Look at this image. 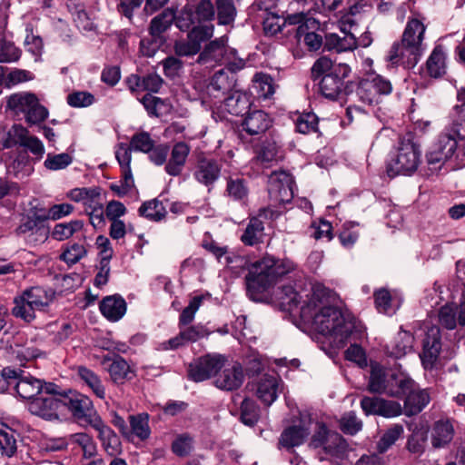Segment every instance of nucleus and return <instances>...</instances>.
I'll use <instances>...</instances> for the list:
<instances>
[{
    "instance_id": "obj_62",
    "label": "nucleus",
    "mask_w": 465,
    "mask_h": 465,
    "mask_svg": "<svg viewBox=\"0 0 465 465\" xmlns=\"http://www.w3.org/2000/svg\"><path fill=\"white\" fill-rule=\"evenodd\" d=\"M334 66L335 65H333L332 61L330 58L327 56H321L314 62L311 69L312 78L316 80L321 76L325 75L331 72Z\"/></svg>"
},
{
    "instance_id": "obj_48",
    "label": "nucleus",
    "mask_w": 465,
    "mask_h": 465,
    "mask_svg": "<svg viewBox=\"0 0 465 465\" xmlns=\"http://www.w3.org/2000/svg\"><path fill=\"white\" fill-rule=\"evenodd\" d=\"M436 345V336L434 334H427V338L423 341V350L420 357L425 369L432 370L436 363V353L434 347Z\"/></svg>"
},
{
    "instance_id": "obj_54",
    "label": "nucleus",
    "mask_w": 465,
    "mask_h": 465,
    "mask_svg": "<svg viewBox=\"0 0 465 465\" xmlns=\"http://www.w3.org/2000/svg\"><path fill=\"white\" fill-rule=\"evenodd\" d=\"M226 192L234 200H242L248 194L245 182L241 178H229L227 181Z\"/></svg>"
},
{
    "instance_id": "obj_1",
    "label": "nucleus",
    "mask_w": 465,
    "mask_h": 465,
    "mask_svg": "<svg viewBox=\"0 0 465 465\" xmlns=\"http://www.w3.org/2000/svg\"><path fill=\"white\" fill-rule=\"evenodd\" d=\"M331 292L321 284L312 287L311 297L301 307V317L312 322L319 333L329 337L335 348H342L349 338L361 332V326L349 313L330 304Z\"/></svg>"
},
{
    "instance_id": "obj_14",
    "label": "nucleus",
    "mask_w": 465,
    "mask_h": 465,
    "mask_svg": "<svg viewBox=\"0 0 465 465\" xmlns=\"http://www.w3.org/2000/svg\"><path fill=\"white\" fill-rule=\"evenodd\" d=\"M294 181L291 173L286 171H274L268 179V193L270 198L275 203H285L293 197Z\"/></svg>"
},
{
    "instance_id": "obj_10",
    "label": "nucleus",
    "mask_w": 465,
    "mask_h": 465,
    "mask_svg": "<svg viewBox=\"0 0 465 465\" xmlns=\"http://www.w3.org/2000/svg\"><path fill=\"white\" fill-rule=\"evenodd\" d=\"M65 413L69 411L73 418L82 426H88L98 415L91 399L80 392L69 390L63 395Z\"/></svg>"
},
{
    "instance_id": "obj_24",
    "label": "nucleus",
    "mask_w": 465,
    "mask_h": 465,
    "mask_svg": "<svg viewBox=\"0 0 465 465\" xmlns=\"http://www.w3.org/2000/svg\"><path fill=\"white\" fill-rule=\"evenodd\" d=\"M102 314L110 322L119 321L126 312V302L119 294L104 297L99 305Z\"/></svg>"
},
{
    "instance_id": "obj_38",
    "label": "nucleus",
    "mask_w": 465,
    "mask_h": 465,
    "mask_svg": "<svg viewBox=\"0 0 465 465\" xmlns=\"http://www.w3.org/2000/svg\"><path fill=\"white\" fill-rule=\"evenodd\" d=\"M84 227L82 220H73L69 223H61L54 225L52 237L57 241H64L80 232Z\"/></svg>"
},
{
    "instance_id": "obj_53",
    "label": "nucleus",
    "mask_w": 465,
    "mask_h": 465,
    "mask_svg": "<svg viewBox=\"0 0 465 465\" xmlns=\"http://www.w3.org/2000/svg\"><path fill=\"white\" fill-rule=\"evenodd\" d=\"M278 298L285 310L292 312L298 308L300 295L292 286H283Z\"/></svg>"
},
{
    "instance_id": "obj_16",
    "label": "nucleus",
    "mask_w": 465,
    "mask_h": 465,
    "mask_svg": "<svg viewBox=\"0 0 465 465\" xmlns=\"http://www.w3.org/2000/svg\"><path fill=\"white\" fill-rule=\"evenodd\" d=\"M29 411L46 420H60L65 416L63 395L60 397L42 396L34 399L28 406Z\"/></svg>"
},
{
    "instance_id": "obj_11",
    "label": "nucleus",
    "mask_w": 465,
    "mask_h": 465,
    "mask_svg": "<svg viewBox=\"0 0 465 465\" xmlns=\"http://www.w3.org/2000/svg\"><path fill=\"white\" fill-rule=\"evenodd\" d=\"M351 74V67L346 64H336L331 72L323 75L319 83L321 94L330 99L336 100L346 94L345 79Z\"/></svg>"
},
{
    "instance_id": "obj_9",
    "label": "nucleus",
    "mask_w": 465,
    "mask_h": 465,
    "mask_svg": "<svg viewBox=\"0 0 465 465\" xmlns=\"http://www.w3.org/2000/svg\"><path fill=\"white\" fill-rule=\"evenodd\" d=\"M392 89V84L389 79L371 73L367 74L360 80L357 95L365 104H378L381 102V97L391 94Z\"/></svg>"
},
{
    "instance_id": "obj_45",
    "label": "nucleus",
    "mask_w": 465,
    "mask_h": 465,
    "mask_svg": "<svg viewBox=\"0 0 465 465\" xmlns=\"http://www.w3.org/2000/svg\"><path fill=\"white\" fill-rule=\"evenodd\" d=\"M29 131L21 124H14L6 133L3 140L5 148H12L16 145L23 146Z\"/></svg>"
},
{
    "instance_id": "obj_40",
    "label": "nucleus",
    "mask_w": 465,
    "mask_h": 465,
    "mask_svg": "<svg viewBox=\"0 0 465 465\" xmlns=\"http://www.w3.org/2000/svg\"><path fill=\"white\" fill-rule=\"evenodd\" d=\"M77 373L82 381H84L94 391V393L100 399H104L105 390L99 376L92 370L80 366L78 367Z\"/></svg>"
},
{
    "instance_id": "obj_64",
    "label": "nucleus",
    "mask_w": 465,
    "mask_h": 465,
    "mask_svg": "<svg viewBox=\"0 0 465 465\" xmlns=\"http://www.w3.org/2000/svg\"><path fill=\"white\" fill-rule=\"evenodd\" d=\"M90 223L94 228H102L105 224L103 205L97 201L92 203V207L86 208Z\"/></svg>"
},
{
    "instance_id": "obj_57",
    "label": "nucleus",
    "mask_w": 465,
    "mask_h": 465,
    "mask_svg": "<svg viewBox=\"0 0 465 465\" xmlns=\"http://www.w3.org/2000/svg\"><path fill=\"white\" fill-rule=\"evenodd\" d=\"M203 295L194 296L189 302L188 306H186L179 318L180 325H187L192 322L194 319L195 312L198 311L202 302L203 301Z\"/></svg>"
},
{
    "instance_id": "obj_44",
    "label": "nucleus",
    "mask_w": 465,
    "mask_h": 465,
    "mask_svg": "<svg viewBox=\"0 0 465 465\" xmlns=\"http://www.w3.org/2000/svg\"><path fill=\"white\" fill-rule=\"evenodd\" d=\"M252 83V87L259 96L269 98L274 94V82L271 75L264 73H257L253 77Z\"/></svg>"
},
{
    "instance_id": "obj_12",
    "label": "nucleus",
    "mask_w": 465,
    "mask_h": 465,
    "mask_svg": "<svg viewBox=\"0 0 465 465\" xmlns=\"http://www.w3.org/2000/svg\"><path fill=\"white\" fill-rule=\"evenodd\" d=\"M453 155L465 160V125L455 129L454 134H441L438 137V163L446 162Z\"/></svg>"
},
{
    "instance_id": "obj_58",
    "label": "nucleus",
    "mask_w": 465,
    "mask_h": 465,
    "mask_svg": "<svg viewBox=\"0 0 465 465\" xmlns=\"http://www.w3.org/2000/svg\"><path fill=\"white\" fill-rule=\"evenodd\" d=\"M66 100L72 107H87L94 103V96L86 91H76L69 94Z\"/></svg>"
},
{
    "instance_id": "obj_47",
    "label": "nucleus",
    "mask_w": 465,
    "mask_h": 465,
    "mask_svg": "<svg viewBox=\"0 0 465 465\" xmlns=\"http://www.w3.org/2000/svg\"><path fill=\"white\" fill-rule=\"evenodd\" d=\"M260 418V409L253 400L245 398L241 404V420L248 426H253Z\"/></svg>"
},
{
    "instance_id": "obj_30",
    "label": "nucleus",
    "mask_w": 465,
    "mask_h": 465,
    "mask_svg": "<svg viewBox=\"0 0 465 465\" xmlns=\"http://www.w3.org/2000/svg\"><path fill=\"white\" fill-rule=\"evenodd\" d=\"M430 397L425 391L413 390L407 395L404 402V413L407 416H413L422 411L429 403Z\"/></svg>"
},
{
    "instance_id": "obj_42",
    "label": "nucleus",
    "mask_w": 465,
    "mask_h": 465,
    "mask_svg": "<svg viewBox=\"0 0 465 465\" xmlns=\"http://www.w3.org/2000/svg\"><path fill=\"white\" fill-rule=\"evenodd\" d=\"M456 420L452 418L440 416L438 420V448L444 447L453 440Z\"/></svg>"
},
{
    "instance_id": "obj_35",
    "label": "nucleus",
    "mask_w": 465,
    "mask_h": 465,
    "mask_svg": "<svg viewBox=\"0 0 465 465\" xmlns=\"http://www.w3.org/2000/svg\"><path fill=\"white\" fill-rule=\"evenodd\" d=\"M176 18L174 12L170 8L163 10L159 15L155 16L150 25V34L153 38H160L161 35L171 26L172 23L174 20L176 21Z\"/></svg>"
},
{
    "instance_id": "obj_60",
    "label": "nucleus",
    "mask_w": 465,
    "mask_h": 465,
    "mask_svg": "<svg viewBox=\"0 0 465 465\" xmlns=\"http://www.w3.org/2000/svg\"><path fill=\"white\" fill-rule=\"evenodd\" d=\"M85 253L86 251L84 245L74 243L64 250V252L60 255V259L68 264H75L85 255Z\"/></svg>"
},
{
    "instance_id": "obj_49",
    "label": "nucleus",
    "mask_w": 465,
    "mask_h": 465,
    "mask_svg": "<svg viewBox=\"0 0 465 465\" xmlns=\"http://www.w3.org/2000/svg\"><path fill=\"white\" fill-rule=\"evenodd\" d=\"M231 87L232 83L229 81L228 75L223 70H220L212 77L208 85V92L216 97L219 94H224Z\"/></svg>"
},
{
    "instance_id": "obj_59",
    "label": "nucleus",
    "mask_w": 465,
    "mask_h": 465,
    "mask_svg": "<svg viewBox=\"0 0 465 465\" xmlns=\"http://www.w3.org/2000/svg\"><path fill=\"white\" fill-rule=\"evenodd\" d=\"M296 129L301 134L315 132L318 125V118L314 114L299 115L295 121Z\"/></svg>"
},
{
    "instance_id": "obj_25",
    "label": "nucleus",
    "mask_w": 465,
    "mask_h": 465,
    "mask_svg": "<svg viewBox=\"0 0 465 465\" xmlns=\"http://www.w3.org/2000/svg\"><path fill=\"white\" fill-rule=\"evenodd\" d=\"M190 153V146L184 142L175 143L171 152V157L165 165V171L172 176L179 175L185 164Z\"/></svg>"
},
{
    "instance_id": "obj_13",
    "label": "nucleus",
    "mask_w": 465,
    "mask_h": 465,
    "mask_svg": "<svg viewBox=\"0 0 465 465\" xmlns=\"http://www.w3.org/2000/svg\"><path fill=\"white\" fill-rule=\"evenodd\" d=\"M186 40L178 41L174 45L175 54L180 56H191L198 54L202 43L213 35V25H194L189 29Z\"/></svg>"
},
{
    "instance_id": "obj_5",
    "label": "nucleus",
    "mask_w": 465,
    "mask_h": 465,
    "mask_svg": "<svg viewBox=\"0 0 465 465\" xmlns=\"http://www.w3.org/2000/svg\"><path fill=\"white\" fill-rule=\"evenodd\" d=\"M6 107L15 114H23L27 124L38 125L48 117L49 112L37 96L30 92L15 93L8 96Z\"/></svg>"
},
{
    "instance_id": "obj_56",
    "label": "nucleus",
    "mask_w": 465,
    "mask_h": 465,
    "mask_svg": "<svg viewBox=\"0 0 465 465\" xmlns=\"http://www.w3.org/2000/svg\"><path fill=\"white\" fill-rule=\"evenodd\" d=\"M7 431L0 433V450L2 455L12 457L16 451V440L14 431L7 427Z\"/></svg>"
},
{
    "instance_id": "obj_27",
    "label": "nucleus",
    "mask_w": 465,
    "mask_h": 465,
    "mask_svg": "<svg viewBox=\"0 0 465 465\" xmlns=\"http://www.w3.org/2000/svg\"><path fill=\"white\" fill-rule=\"evenodd\" d=\"M242 125L250 135H257L268 130L271 126V119L263 111L256 110L248 114Z\"/></svg>"
},
{
    "instance_id": "obj_2",
    "label": "nucleus",
    "mask_w": 465,
    "mask_h": 465,
    "mask_svg": "<svg viewBox=\"0 0 465 465\" xmlns=\"http://www.w3.org/2000/svg\"><path fill=\"white\" fill-rule=\"evenodd\" d=\"M227 264L233 273L240 275L247 271L245 285L248 295L252 300L273 285L279 277L285 275L293 269L290 262L265 256L251 262L245 256L232 255L226 257Z\"/></svg>"
},
{
    "instance_id": "obj_46",
    "label": "nucleus",
    "mask_w": 465,
    "mask_h": 465,
    "mask_svg": "<svg viewBox=\"0 0 465 465\" xmlns=\"http://www.w3.org/2000/svg\"><path fill=\"white\" fill-rule=\"evenodd\" d=\"M403 427L401 424H393L388 428L381 440L377 443V450L379 453H384L391 448L396 440L402 435Z\"/></svg>"
},
{
    "instance_id": "obj_41",
    "label": "nucleus",
    "mask_w": 465,
    "mask_h": 465,
    "mask_svg": "<svg viewBox=\"0 0 465 465\" xmlns=\"http://www.w3.org/2000/svg\"><path fill=\"white\" fill-rule=\"evenodd\" d=\"M67 443L80 447L84 458H91L94 456L96 452V445L93 438L84 432L71 434L67 440Z\"/></svg>"
},
{
    "instance_id": "obj_55",
    "label": "nucleus",
    "mask_w": 465,
    "mask_h": 465,
    "mask_svg": "<svg viewBox=\"0 0 465 465\" xmlns=\"http://www.w3.org/2000/svg\"><path fill=\"white\" fill-rule=\"evenodd\" d=\"M341 430L350 435H354L362 428V422L352 411L345 413L340 420Z\"/></svg>"
},
{
    "instance_id": "obj_32",
    "label": "nucleus",
    "mask_w": 465,
    "mask_h": 465,
    "mask_svg": "<svg viewBox=\"0 0 465 465\" xmlns=\"http://www.w3.org/2000/svg\"><path fill=\"white\" fill-rule=\"evenodd\" d=\"M308 30L307 25H301L295 29L294 37L299 45H305L309 51H317L322 45V36Z\"/></svg>"
},
{
    "instance_id": "obj_28",
    "label": "nucleus",
    "mask_w": 465,
    "mask_h": 465,
    "mask_svg": "<svg viewBox=\"0 0 465 465\" xmlns=\"http://www.w3.org/2000/svg\"><path fill=\"white\" fill-rule=\"evenodd\" d=\"M358 46L355 32H350L345 35L330 34L326 35L324 47L328 50H334L337 53L352 51Z\"/></svg>"
},
{
    "instance_id": "obj_39",
    "label": "nucleus",
    "mask_w": 465,
    "mask_h": 465,
    "mask_svg": "<svg viewBox=\"0 0 465 465\" xmlns=\"http://www.w3.org/2000/svg\"><path fill=\"white\" fill-rule=\"evenodd\" d=\"M100 196V189L97 187H83L75 188L69 192L68 197L76 203H83L87 207H92V203L96 202V199Z\"/></svg>"
},
{
    "instance_id": "obj_52",
    "label": "nucleus",
    "mask_w": 465,
    "mask_h": 465,
    "mask_svg": "<svg viewBox=\"0 0 465 465\" xmlns=\"http://www.w3.org/2000/svg\"><path fill=\"white\" fill-rule=\"evenodd\" d=\"M72 162L73 158L67 153L58 154L48 153L44 165L48 170L57 171L66 168Z\"/></svg>"
},
{
    "instance_id": "obj_18",
    "label": "nucleus",
    "mask_w": 465,
    "mask_h": 465,
    "mask_svg": "<svg viewBox=\"0 0 465 465\" xmlns=\"http://www.w3.org/2000/svg\"><path fill=\"white\" fill-rule=\"evenodd\" d=\"M11 388L22 399L34 400L43 391V381L25 371L14 369Z\"/></svg>"
},
{
    "instance_id": "obj_7",
    "label": "nucleus",
    "mask_w": 465,
    "mask_h": 465,
    "mask_svg": "<svg viewBox=\"0 0 465 465\" xmlns=\"http://www.w3.org/2000/svg\"><path fill=\"white\" fill-rule=\"evenodd\" d=\"M227 43V36H222L209 42L200 53L197 62L210 66L225 64L231 71L242 68V60H239L237 63L231 62V59L235 55V50L230 48Z\"/></svg>"
},
{
    "instance_id": "obj_61",
    "label": "nucleus",
    "mask_w": 465,
    "mask_h": 465,
    "mask_svg": "<svg viewBox=\"0 0 465 465\" xmlns=\"http://www.w3.org/2000/svg\"><path fill=\"white\" fill-rule=\"evenodd\" d=\"M193 450V439L188 434H183L176 438L172 444V450L177 456H187Z\"/></svg>"
},
{
    "instance_id": "obj_8",
    "label": "nucleus",
    "mask_w": 465,
    "mask_h": 465,
    "mask_svg": "<svg viewBox=\"0 0 465 465\" xmlns=\"http://www.w3.org/2000/svg\"><path fill=\"white\" fill-rule=\"evenodd\" d=\"M215 16V7L211 0H199L196 4H186L181 10L176 18V25L182 31L189 29L196 24L202 25L213 20Z\"/></svg>"
},
{
    "instance_id": "obj_23",
    "label": "nucleus",
    "mask_w": 465,
    "mask_h": 465,
    "mask_svg": "<svg viewBox=\"0 0 465 465\" xmlns=\"http://www.w3.org/2000/svg\"><path fill=\"white\" fill-rule=\"evenodd\" d=\"M221 166L214 159L202 157L198 160L194 178L202 184L210 187L220 177Z\"/></svg>"
},
{
    "instance_id": "obj_3",
    "label": "nucleus",
    "mask_w": 465,
    "mask_h": 465,
    "mask_svg": "<svg viewBox=\"0 0 465 465\" xmlns=\"http://www.w3.org/2000/svg\"><path fill=\"white\" fill-rule=\"evenodd\" d=\"M425 26L418 19L407 23L401 42H395L388 52V66L413 67L421 55V42Z\"/></svg>"
},
{
    "instance_id": "obj_51",
    "label": "nucleus",
    "mask_w": 465,
    "mask_h": 465,
    "mask_svg": "<svg viewBox=\"0 0 465 465\" xmlns=\"http://www.w3.org/2000/svg\"><path fill=\"white\" fill-rule=\"evenodd\" d=\"M21 50L14 43L5 39L0 40V63H15L20 59Z\"/></svg>"
},
{
    "instance_id": "obj_37",
    "label": "nucleus",
    "mask_w": 465,
    "mask_h": 465,
    "mask_svg": "<svg viewBox=\"0 0 465 465\" xmlns=\"http://www.w3.org/2000/svg\"><path fill=\"white\" fill-rule=\"evenodd\" d=\"M138 213L141 216L153 222L162 221L167 214L163 203L157 199L143 203L139 208Z\"/></svg>"
},
{
    "instance_id": "obj_21",
    "label": "nucleus",
    "mask_w": 465,
    "mask_h": 465,
    "mask_svg": "<svg viewBox=\"0 0 465 465\" xmlns=\"http://www.w3.org/2000/svg\"><path fill=\"white\" fill-rule=\"evenodd\" d=\"M281 380L275 374H262L255 383L257 397L267 406L272 404L280 391Z\"/></svg>"
},
{
    "instance_id": "obj_33",
    "label": "nucleus",
    "mask_w": 465,
    "mask_h": 465,
    "mask_svg": "<svg viewBox=\"0 0 465 465\" xmlns=\"http://www.w3.org/2000/svg\"><path fill=\"white\" fill-rule=\"evenodd\" d=\"M129 421L131 430H129L128 439L132 436H135L141 440H145L150 437L151 430L149 426V415L147 413L130 415Z\"/></svg>"
},
{
    "instance_id": "obj_15",
    "label": "nucleus",
    "mask_w": 465,
    "mask_h": 465,
    "mask_svg": "<svg viewBox=\"0 0 465 465\" xmlns=\"http://www.w3.org/2000/svg\"><path fill=\"white\" fill-rule=\"evenodd\" d=\"M447 297L442 296L440 292V301L446 302L444 305L438 309V346L440 344V327L446 330H454L457 325L465 326L460 321L461 305L455 301L454 292L448 289Z\"/></svg>"
},
{
    "instance_id": "obj_22",
    "label": "nucleus",
    "mask_w": 465,
    "mask_h": 465,
    "mask_svg": "<svg viewBox=\"0 0 465 465\" xmlns=\"http://www.w3.org/2000/svg\"><path fill=\"white\" fill-rule=\"evenodd\" d=\"M323 455L320 456L321 460H331L339 464L347 456L348 444L339 433H331L323 446Z\"/></svg>"
},
{
    "instance_id": "obj_6",
    "label": "nucleus",
    "mask_w": 465,
    "mask_h": 465,
    "mask_svg": "<svg viewBox=\"0 0 465 465\" xmlns=\"http://www.w3.org/2000/svg\"><path fill=\"white\" fill-rule=\"evenodd\" d=\"M420 152L412 140V134H407L399 138L397 153L388 165L390 175H410L420 163Z\"/></svg>"
},
{
    "instance_id": "obj_17",
    "label": "nucleus",
    "mask_w": 465,
    "mask_h": 465,
    "mask_svg": "<svg viewBox=\"0 0 465 465\" xmlns=\"http://www.w3.org/2000/svg\"><path fill=\"white\" fill-rule=\"evenodd\" d=\"M224 359L221 355H206L191 363L188 375L195 382L203 381L217 374L223 367Z\"/></svg>"
},
{
    "instance_id": "obj_20",
    "label": "nucleus",
    "mask_w": 465,
    "mask_h": 465,
    "mask_svg": "<svg viewBox=\"0 0 465 465\" xmlns=\"http://www.w3.org/2000/svg\"><path fill=\"white\" fill-rule=\"evenodd\" d=\"M214 384L223 391H232L239 389L244 380V374L242 365L239 362H233L221 369Z\"/></svg>"
},
{
    "instance_id": "obj_34",
    "label": "nucleus",
    "mask_w": 465,
    "mask_h": 465,
    "mask_svg": "<svg viewBox=\"0 0 465 465\" xmlns=\"http://www.w3.org/2000/svg\"><path fill=\"white\" fill-rule=\"evenodd\" d=\"M415 386L414 381L403 373L396 374L391 372V385L390 386L388 395L392 397H407Z\"/></svg>"
},
{
    "instance_id": "obj_29",
    "label": "nucleus",
    "mask_w": 465,
    "mask_h": 465,
    "mask_svg": "<svg viewBox=\"0 0 465 465\" xmlns=\"http://www.w3.org/2000/svg\"><path fill=\"white\" fill-rule=\"evenodd\" d=\"M267 210L263 209L260 211L258 217H253L250 220L243 233L241 236V241L248 246H253L262 242L263 237V223L260 220V217H266Z\"/></svg>"
},
{
    "instance_id": "obj_4",
    "label": "nucleus",
    "mask_w": 465,
    "mask_h": 465,
    "mask_svg": "<svg viewBox=\"0 0 465 465\" xmlns=\"http://www.w3.org/2000/svg\"><path fill=\"white\" fill-rule=\"evenodd\" d=\"M53 298L54 292L42 287L26 289L20 296L15 298L12 314L26 322H31L35 319V312L45 311Z\"/></svg>"
},
{
    "instance_id": "obj_63",
    "label": "nucleus",
    "mask_w": 465,
    "mask_h": 465,
    "mask_svg": "<svg viewBox=\"0 0 465 465\" xmlns=\"http://www.w3.org/2000/svg\"><path fill=\"white\" fill-rule=\"evenodd\" d=\"M278 146L275 142H265L257 153V161L262 163H269L276 160Z\"/></svg>"
},
{
    "instance_id": "obj_26",
    "label": "nucleus",
    "mask_w": 465,
    "mask_h": 465,
    "mask_svg": "<svg viewBox=\"0 0 465 465\" xmlns=\"http://www.w3.org/2000/svg\"><path fill=\"white\" fill-rule=\"evenodd\" d=\"M391 385V373L386 371L378 363L371 365L369 381V391L373 393H389Z\"/></svg>"
},
{
    "instance_id": "obj_19",
    "label": "nucleus",
    "mask_w": 465,
    "mask_h": 465,
    "mask_svg": "<svg viewBox=\"0 0 465 465\" xmlns=\"http://www.w3.org/2000/svg\"><path fill=\"white\" fill-rule=\"evenodd\" d=\"M311 418L302 416L298 423L289 426L282 432L279 444L287 449L302 445L311 433Z\"/></svg>"
},
{
    "instance_id": "obj_31",
    "label": "nucleus",
    "mask_w": 465,
    "mask_h": 465,
    "mask_svg": "<svg viewBox=\"0 0 465 465\" xmlns=\"http://www.w3.org/2000/svg\"><path fill=\"white\" fill-rule=\"evenodd\" d=\"M250 105L249 96L240 91H233L224 100L225 110L233 115H243L248 112Z\"/></svg>"
},
{
    "instance_id": "obj_50",
    "label": "nucleus",
    "mask_w": 465,
    "mask_h": 465,
    "mask_svg": "<svg viewBox=\"0 0 465 465\" xmlns=\"http://www.w3.org/2000/svg\"><path fill=\"white\" fill-rule=\"evenodd\" d=\"M155 142L147 132H140L133 135L130 141L131 148L134 151L149 153Z\"/></svg>"
},
{
    "instance_id": "obj_36",
    "label": "nucleus",
    "mask_w": 465,
    "mask_h": 465,
    "mask_svg": "<svg viewBox=\"0 0 465 465\" xmlns=\"http://www.w3.org/2000/svg\"><path fill=\"white\" fill-rule=\"evenodd\" d=\"M215 11L217 12L218 24L229 25L233 24L237 9L233 0H215Z\"/></svg>"
},
{
    "instance_id": "obj_43",
    "label": "nucleus",
    "mask_w": 465,
    "mask_h": 465,
    "mask_svg": "<svg viewBox=\"0 0 465 465\" xmlns=\"http://www.w3.org/2000/svg\"><path fill=\"white\" fill-rule=\"evenodd\" d=\"M109 373L115 383H124V381L130 380L132 371L127 361L122 357H116L109 366Z\"/></svg>"
}]
</instances>
